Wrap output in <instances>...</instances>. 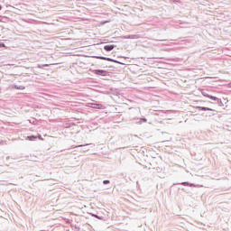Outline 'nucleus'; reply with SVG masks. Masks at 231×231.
Masks as SVG:
<instances>
[{"label":"nucleus","mask_w":231,"mask_h":231,"mask_svg":"<svg viewBox=\"0 0 231 231\" xmlns=\"http://www.w3.org/2000/svg\"><path fill=\"white\" fill-rule=\"evenodd\" d=\"M89 145H93V143H86V144H79V145H72L71 149H79V148H82L80 151V152H88V151H89Z\"/></svg>","instance_id":"1"},{"label":"nucleus","mask_w":231,"mask_h":231,"mask_svg":"<svg viewBox=\"0 0 231 231\" xmlns=\"http://www.w3.org/2000/svg\"><path fill=\"white\" fill-rule=\"evenodd\" d=\"M93 73L95 75H98L99 77H107V75H109V71L104 69H94Z\"/></svg>","instance_id":"2"},{"label":"nucleus","mask_w":231,"mask_h":231,"mask_svg":"<svg viewBox=\"0 0 231 231\" xmlns=\"http://www.w3.org/2000/svg\"><path fill=\"white\" fill-rule=\"evenodd\" d=\"M93 59H98L99 60H108V62H114V59L104 57V56H93Z\"/></svg>","instance_id":"3"},{"label":"nucleus","mask_w":231,"mask_h":231,"mask_svg":"<svg viewBox=\"0 0 231 231\" xmlns=\"http://www.w3.org/2000/svg\"><path fill=\"white\" fill-rule=\"evenodd\" d=\"M208 98L210 100H213L214 102H217V104H219L220 106H223V101L221 100V98H218L217 97L209 95Z\"/></svg>","instance_id":"4"},{"label":"nucleus","mask_w":231,"mask_h":231,"mask_svg":"<svg viewBox=\"0 0 231 231\" xmlns=\"http://www.w3.org/2000/svg\"><path fill=\"white\" fill-rule=\"evenodd\" d=\"M9 89H19L20 91H23V89H26L24 86H17V85H10Z\"/></svg>","instance_id":"5"},{"label":"nucleus","mask_w":231,"mask_h":231,"mask_svg":"<svg viewBox=\"0 0 231 231\" xmlns=\"http://www.w3.org/2000/svg\"><path fill=\"white\" fill-rule=\"evenodd\" d=\"M177 185H182L183 187H198V185H196L194 183H190L189 181L178 183Z\"/></svg>","instance_id":"6"},{"label":"nucleus","mask_w":231,"mask_h":231,"mask_svg":"<svg viewBox=\"0 0 231 231\" xmlns=\"http://www.w3.org/2000/svg\"><path fill=\"white\" fill-rule=\"evenodd\" d=\"M91 107H92V109H104V105L92 103Z\"/></svg>","instance_id":"7"},{"label":"nucleus","mask_w":231,"mask_h":231,"mask_svg":"<svg viewBox=\"0 0 231 231\" xmlns=\"http://www.w3.org/2000/svg\"><path fill=\"white\" fill-rule=\"evenodd\" d=\"M115 48H116V45H105L104 46L105 51H113V50H115Z\"/></svg>","instance_id":"8"},{"label":"nucleus","mask_w":231,"mask_h":231,"mask_svg":"<svg viewBox=\"0 0 231 231\" xmlns=\"http://www.w3.org/2000/svg\"><path fill=\"white\" fill-rule=\"evenodd\" d=\"M198 111H216L210 107L207 106H197Z\"/></svg>","instance_id":"9"},{"label":"nucleus","mask_w":231,"mask_h":231,"mask_svg":"<svg viewBox=\"0 0 231 231\" xmlns=\"http://www.w3.org/2000/svg\"><path fill=\"white\" fill-rule=\"evenodd\" d=\"M90 216L92 217H96V219H100L101 221H104V217H100V216H98V215H97L95 213H90Z\"/></svg>","instance_id":"10"},{"label":"nucleus","mask_w":231,"mask_h":231,"mask_svg":"<svg viewBox=\"0 0 231 231\" xmlns=\"http://www.w3.org/2000/svg\"><path fill=\"white\" fill-rule=\"evenodd\" d=\"M147 122V118L145 117H142V118H139V121H136L135 124H146Z\"/></svg>","instance_id":"11"},{"label":"nucleus","mask_w":231,"mask_h":231,"mask_svg":"<svg viewBox=\"0 0 231 231\" xmlns=\"http://www.w3.org/2000/svg\"><path fill=\"white\" fill-rule=\"evenodd\" d=\"M27 140H29L30 142H35V140H37V136L36 135H29V136H27Z\"/></svg>","instance_id":"12"},{"label":"nucleus","mask_w":231,"mask_h":231,"mask_svg":"<svg viewBox=\"0 0 231 231\" xmlns=\"http://www.w3.org/2000/svg\"><path fill=\"white\" fill-rule=\"evenodd\" d=\"M37 68L40 69H44V68H50L49 64H38Z\"/></svg>","instance_id":"13"},{"label":"nucleus","mask_w":231,"mask_h":231,"mask_svg":"<svg viewBox=\"0 0 231 231\" xmlns=\"http://www.w3.org/2000/svg\"><path fill=\"white\" fill-rule=\"evenodd\" d=\"M202 95H203V97H206L207 98H208L210 97V95L207 91H202Z\"/></svg>","instance_id":"14"},{"label":"nucleus","mask_w":231,"mask_h":231,"mask_svg":"<svg viewBox=\"0 0 231 231\" xmlns=\"http://www.w3.org/2000/svg\"><path fill=\"white\" fill-rule=\"evenodd\" d=\"M109 183H111L110 180H103V185H109Z\"/></svg>","instance_id":"15"},{"label":"nucleus","mask_w":231,"mask_h":231,"mask_svg":"<svg viewBox=\"0 0 231 231\" xmlns=\"http://www.w3.org/2000/svg\"><path fill=\"white\" fill-rule=\"evenodd\" d=\"M36 136H37V138H39L40 140H44V139L42 138V135H41V134H38Z\"/></svg>","instance_id":"16"},{"label":"nucleus","mask_w":231,"mask_h":231,"mask_svg":"<svg viewBox=\"0 0 231 231\" xmlns=\"http://www.w3.org/2000/svg\"><path fill=\"white\" fill-rule=\"evenodd\" d=\"M114 62H116V64H124V63H122V62H120V61H118L116 60H114Z\"/></svg>","instance_id":"17"},{"label":"nucleus","mask_w":231,"mask_h":231,"mask_svg":"<svg viewBox=\"0 0 231 231\" xmlns=\"http://www.w3.org/2000/svg\"><path fill=\"white\" fill-rule=\"evenodd\" d=\"M5 43H3V42H0V48H5Z\"/></svg>","instance_id":"18"},{"label":"nucleus","mask_w":231,"mask_h":231,"mask_svg":"<svg viewBox=\"0 0 231 231\" xmlns=\"http://www.w3.org/2000/svg\"><path fill=\"white\" fill-rule=\"evenodd\" d=\"M173 3H180V0H172Z\"/></svg>","instance_id":"19"},{"label":"nucleus","mask_w":231,"mask_h":231,"mask_svg":"<svg viewBox=\"0 0 231 231\" xmlns=\"http://www.w3.org/2000/svg\"><path fill=\"white\" fill-rule=\"evenodd\" d=\"M0 10H3V5H0Z\"/></svg>","instance_id":"20"}]
</instances>
